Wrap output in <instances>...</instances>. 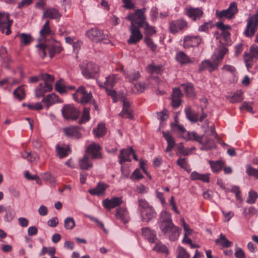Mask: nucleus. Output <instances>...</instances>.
<instances>
[{"label": "nucleus", "instance_id": "f257e3e1", "mask_svg": "<svg viewBox=\"0 0 258 258\" xmlns=\"http://www.w3.org/2000/svg\"><path fill=\"white\" fill-rule=\"evenodd\" d=\"M216 26L221 31L219 37L216 36V38L220 39V42L221 43V46L219 47L218 54L214 55V57L221 63L224 55L228 52V49L225 45L226 44L228 45L230 42V34L229 31L231 29V27L230 25H225L222 22L217 23Z\"/></svg>", "mask_w": 258, "mask_h": 258}, {"label": "nucleus", "instance_id": "f03ea898", "mask_svg": "<svg viewBox=\"0 0 258 258\" xmlns=\"http://www.w3.org/2000/svg\"><path fill=\"white\" fill-rule=\"evenodd\" d=\"M160 228L163 234L172 241L177 239L180 235L179 228L172 223L171 214L165 211L161 214Z\"/></svg>", "mask_w": 258, "mask_h": 258}, {"label": "nucleus", "instance_id": "7ed1b4c3", "mask_svg": "<svg viewBox=\"0 0 258 258\" xmlns=\"http://www.w3.org/2000/svg\"><path fill=\"white\" fill-rule=\"evenodd\" d=\"M37 46L39 48V53L42 58L45 57L47 51L50 58H52L55 54L59 53L62 50L61 47L54 42V39L53 40L49 39L45 43H40Z\"/></svg>", "mask_w": 258, "mask_h": 258}, {"label": "nucleus", "instance_id": "20e7f679", "mask_svg": "<svg viewBox=\"0 0 258 258\" xmlns=\"http://www.w3.org/2000/svg\"><path fill=\"white\" fill-rule=\"evenodd\" d=\"M245 66L249 72L254 68H258V46L252 45L250 46L249 52H245L243 55Z\"/></svg>", "mask_w": 258, "mask_h": 258}, {"label": "nucleus", "instance_id": "39448f33", "mask_svg": "<svg viewBox=\"0 0 258 258\" xmlns=\"http://www.w3.org/2000/svg\"><path fill=\"white\" fill-rule=\"evenodd\" d=\"M146 11L145 8L137 9L134 13H130L126 17V19L131 22V26L137 25V27H143L146 23V18L144 14Z\"/></svg>", "mask_w": 258, "mask_h": 258}, {"label": "nucleus", "instance_id": "423d86ee", "mask_svg": "<svg viewBox=\"0 0 258 258\" xmlns=\"http://www.w3.org/2000/svg\"><path fill=\"white\" fill-rule=\"evenodd\" d=\"M86 35L89 39L96 43L102 42L104 44H108L110 42L108 35L104 34L102 30L96 28H92L87 31Z\"/></svg>", "mask_w": 258, "mask_h": 258}, {"label": "nucleus", "instance_id": "0eeeda50", "mask_svg": "<svg viewBox=\"0 0 258 258\" xmlns=\"http://www.w3.org/2000/svg\"><path fill=\"white\" fill-rule=\"evenodd\" d=\"M258 28V16L252 15L247 20V25L244 31V35L247 37H253Z\"/></svg>", "mask_w": 258, "mask_h": 258}, {"label": "nucleus", "instance_id": "6e6552de", "mask_svg": "<svg viewBox=\"0 0 258 258\" xmlns=\"http://www.w3.org/2000/svg\"><path fill=\"white\" fill-rule=\"evenodd\" d=\"M237 12V5L235 2H233L229 5L228 9L222 11L217 10L215 15L219 19L223 18L230 19L233 18Z\"/></svg>", "mask_w": 258, "mask_h": 258}, {"label": "nucleus", "instance_id": "1a4fd4ad", "mask_svg": "<svg viewBox=\"0 0 258 258\" xmlns=\"http://www.w3.org/2000/svg\"><path fill=\"white\" fill-rule=\"evenodd\" d=\"M73 96L76 101L82 104L88 103L92 98V95L83 86L79 87Z\"/></svg>", "mask_w": 258, "mask_h": 258}, {"label": "nucleus", "instance_id": "9d476101", "mask_svg": "<svg viewBox=\"0 0 258 258\" xmlns=\"http://www.w3.org/2000/svg\"><path fill=\"white\" fill-rule=\"evenodd\" d=\"M40 35L41 41H44V43L48 41L49 39L53 40L54 32L50 27V21L49 20H47L43 25L40 31Z\"/></svg>", "mask_w": 258, "mask_h": 258}, {"label": "nucleus", "instance_id": "9b49d317", "mask_svg": "<svg viewBox=\"0 0 258 258\" xmlns=\"http://www.w3.org/2000/svg\"><path fill=\"white\" fill-rule=\"evenodd\" d=\"M62 114L67 119H76L79 116V112L73 106L65 105L61 110Z\"/></svg>", "mask_w": 258, "mask_h": 258}, {"label": "nucleus", "instance_id": "f8f14e48", "mask_svg": "<svg viewBox=\"0 0 258 258\" xmlns=\"http://www.w3.org/2000/svg\"><path fill=\"white\" fill-rule=\"evenodd\" d=\"M220 63L214 57H212V61L206 60L201 63L199 67V71L208 70L209 72H212L216 70Z\"/></svg>", "mask_w": 258, "mask_h": 258}, {"label": "nucleus", "instance_id": "ddd939ff", "mask_svg": "<svg viewBox=\"0 0 258 258\" xmlns=\"http://www.w3.org/2000/svg\"><path fill=\"white\" fill-rule=\"evenodd\" d=\"M130 31L131 34L130 38L127 40L128 44H136L143 38V35L139 29V27L136 25L131 26Z\"/></svg>", "mask_w": 258, "mask_h": 258}, {"label": "nucleus", "instance_id": "4468645a", "mask_svg": "<svg viewBox=\"0 0 258 258\" xmlns=\"http://www.w3.org/2000/svg\"><path fill=\"white\" fill-rule=\"evenodd\" d=\"M202 38L199 36L187 35L183 39V47L189 48L198 46L202 42Z\"/></svg>", "mask_w": 258, "mask_h": 258}, {"label": "nucleus", "instance_id": "2eb2a0df", "mask_svg": "<svg viewBox=\"0 0 258 258\" xmlns=\"http://www.w3.org/2000/svg\"><path fill=\"white\" fill-rule=\"evenodd\" d=\"M99 71L98 65L92 62L87 64L86 67L82 70V74L87 79L92 78Z\"/></svg>", "mask_w": 258, "mask_h": 258}, {"label": "nucleus", "instance_id": "dca6fc26", "mask_svg": "<svg viewBox=\"0 0 258 258\" xmlns=\"http://www.w3.org/2000/svg\"><path fill=\"white\" fill-rule=\"evenodd\" d=\"M187 28V23L183 20H177L170 23V30L175 34Z\"/></svg>", "mask_w": 258, "mask_h": 258}, {"label": "nucleus", "instance_id": "f3484780", "mask_svg": "<svg viewBox=\"0 0 258 258\" xmlns=\"http://www.w3.org/2000/svg\"><path fill=\"white\" fill-rule=\"evenodd\" d=\"M185 11L186 15L194 21L200 19L204 15V12L201 8L190 7L186 8Z\"/></svg>", "mask_w": 258, "mask_h": 258}, {"label": "nucleus", "instance_id": "a211bd4d", "mask_svg": "<svg viewBox=\"0 0 258 258\" xmlns=\"http://www.w3.org/2000/svg\"><path fill=\"white\" fill-rule=\"evenodd\" d=\"M101 149V148L98 144L92 143L88 146L87 152L90 155L91 159H99L102 158Z\"/></svg>", "mask_w": 258, "mask_h": 258}, {"label": "nucleus", "instance_id": "6ab92c4d", "mask_svg": "<svg viewBox=\"0 0 258 258\" xmlns=\"http://www.w3.org/2000/svg\"><path fill=\"white\" fill-rule=\"evenodd\" d=\"M122 203V199L120 197H113L110 199H106L103 202V206L107 209L114 208Z\"/></svg>", "mask_w": 258, "mask_h": 258}, {"label": "nucleus", "instance_id": "aec40b11", "mask_svg": "<svg viewBox=\"0 0 258 258\" xmlns=\"http://www.w3.org/2000/svg\"><path fill=\"white\" fill-rule=\"evenodd\" d=\"M118 78L115 75H112L106 77V80L104 83L98 81L97 83L100 87L105 89H111L117 82Z\"/></svg>", "mask_w": 258, "mask_h": 258}, {"label": "nucleus", "instance_id": "412c9836", "mask_svg": "<svg viewBox=\"0 0 258 258\" xmlns=\"http://www.w3.org/2000/svg\"><path fill=\"white\" fill-rule=\"evenodd\" d=\"M63 132L65 135L69 138L78 139L81 137L80 130L77 126H72L65 127L63 129Z\"/></svg>", "mask_w": 258, "mask_h": 258}, {"label": "nucleus", "instance_id": "4be33fe9", "mask_svg": "<svg viewBox=\"0 0 258 258\" xmlns=\"http://www.w3.org/2000/svg\"><path fill=\"white\" fill-rule=\"evenodd\" d=\"M116 219L123 223H127L130 220L128 212L126 208H119L116 210L115 213Z\"/></svg>", "mask_w": 258, "mask_h": 258}, {"label": "nucleus", "instance_id": "5701e85b", "mask_svg": "<svg viewBox=\"0 0 258 258\" xmlns=\"http://www.w3.org/2000/svg\"><path fill=\"white\" fill-rule=\"evenodd\" d=\"M123 102V108L119 115L124 118L133 119V115L132 109L130 108V103L127 99H124Z\"/></svg>", "mask_w": 258, "mask_h": 258}, {"label": "nucleus", "instance_id": "b1692460", "mask_svg": "<svg viewBox=\"0 0 258 258\" xmlns=\"http://www.w3.org/2000/svg\"><path fill=\"white\" fill-rule=\"evenodd\" d=\"M140 212L142 220L146 222H148L152 218L155 217L156 215V213L152 207L146 209H141Z\"/></svg>", "mask_w": 258, "mask_h": 258}, {"label": "nucleus", "instance_id": "393cba45", "mask_svg": "<svg viewBox=\"0 0 258 258\" xmlns=\"http://www.w3.org/2000/svg\"><path fill=\"white\" fill-rule=\"evenodd\" d=\"M5 16L7 17L6 20H0V31L3 33H6V35H9L11 33L10 28L12 24V21L9 20V15L5 14Z\"/></svg>", "mask_w": 258, "mask_h": 258}, {"label": "nucleus", "instance_id": "a878e982", "mask_svg": "<svg viewBox=\"0 0 258 258\" xmlns=\"http://www.w3.org/2000/svg\"><path fill=\"white\" fill-rule=\"evenodd\" d=\"M162 134L163 137L165 138L167 143V146L165 151L166 152H169L175 146V140L169 132L163 131Z\"/></svg>", "mask_w": 258, "mask_h": 258}, {"label": "nucleus", "instance_id": "bb28decb", "mask_svg": "<svg viewBox=\"0 0 258 258\" xmlns=\"http://www.w3.org/2000/svg\"><path fill=\"white\" fill-rule=\"evenodd\" d=\"M52 88L49 85L41 83L35 89V95L37 98L43 97L47 92L51 91Z\"/></svg>", "mask_w": 258, "mask_h": 258}, {"label": "nucleus", "instance_id": "cd10ccee", "mask_svg": "<svg viewBox=\"0 0 258 258\" xmlns=\"http://www.w3.org/2000/svg\"><path fill=\"white\" fill-rule=\"evenodd\" d=\"M175 59L181 65L193 63V61L189 57L182 51H179L176 53Z\"/></svg>", "mask_w": 258, "mask_h": 258}, {"label": "nucleus", "instance_id": "c85d7f7f", "mask_svg": "<svg viewBox=\"0 0 258 258\" xmlns=\"http://www.w3.org/2000/svg\"><path fill=\"white\" fill-rule=\"evenodd\" d=\"M61 14L58 10L55 8H49L44 11L43 18H48L50 19H59Z\"/></svg>", "mask_w": 258, "mask_h": 258}, {"label": "nucleus", "instance_id": "c756f323", "mask_svg": "<svg viewBox=\"0 0 258 258\" xmlns=\"http://www.w3.org/2000/svg\"><path fill=\"white\" fill-rule=\"evenodd\" d=\"M107 187V184L99 183L95 188L89 189L88 192L92 195L100 196L104 194L105 190Z\"/></svg>", "mask_w": 258, "mask_h": 258}, {"label": "nucleus", "instance_id": "7c9ffc66", "mask_svg": "<svg viewBox=\"0 0 258 258\" xmlns=\"http://www.w3.org/2000/svg\"><path fill=\"white\" fill-rule=\"evenodd\" d=\"M142 235L145 237L150 242L154 243L156 238L155 233L150 228L146 227L142 229Z\"/></svg>", "mask_w": 258, "mask_h": 258}, {"label": "nucleus", "instance_id": "2f4dec72", "mask_svg": "<svg viewBox=\"0 0 258 258\" xmlns=\"http://www.w3.org/2000/svg\"><path fill=\"white\" fill-rule=\"evenodd\" d=\"M133 151V149L132 148H130L128 149L121 150L119 156L120 159L119 163L122 164L126 161H131L130 156Z\"/></svg>", "mask_w": 258, "mask_h": 258}, {"label": "nucleus", "instance_id": "473e14b6", "mask_svg": "<svg viewBox=\"0 0 258 258\" xmlns=\"http://www.w3.org/2000/svg\"><path fill=\"white\" fill-rule=\"evenodd\" d=\"M191 180H200L203 182H209L210 179V174H200L196 171L192 172L190 176Z\"/></svg>", "mask_w": 258, "mask_h": 258}, {"label": "nucleus", "instance_id": "72a5a7b5", "mask_svg": "<svg viewBox=\"0 0 258 258\" xmlns=\"http://www.w3.org/2000/svg\"><path fill=\"white\" fill-rule=\"evenodd\" d=\"M16 37L20 40V45L21 46L28 45L32 41L33 38L30 34L22 33L18 34Z\"/></svg>", "mask_w": 258, "mask_h": 258}, {"label": "nucleus", "instance_id": "f704fd0d", "mask_svg": "<svg viewBox=\"0 0 258 258\" xmlns=\"http://www.w3.org/2000/svg\"><path fill=\"white\" fill-rule=\"evenodd\" d=\"M79 163L80 168L81 169L88 170L93 166V164L90 161L89 157L86 155H84L82 158L79 160Z\"/></svg>", "mask_w": 258, "mask_h": 258}, {"label": "nucleus", "instance_id": "c9c22d12", "mask_svg": "<svg viewBox=\"0 0 258 258\" xmlns=\"http://www.w3.org/2000/svg\"><path fill=\"white\" fill-rule=\"evenodd\" d=\"M243 214L246 219H249L253 216L258 215V210L253 207L245 208L243 211Z\"/></svg>", "mask_w": 258, "mask_h": 258}, {"label": "nucleus", "instance_id": "e433bc0d", "mask_svg": "<svg viewBox=\"0 0 258 258\" xmlns=\"http://www.w3.org/2000/svg\"><path fill=\"white\" fill-rule=\"evenodd\" d=\"M186 117L192 122L198 121V113L194 111L190 107H187L185 109Z\"/></svg>", "mask_w": 258, "mask_h": 258}, {"label": "nucleus", "instance_id": "4c0bfd02", "mask_svg": "<svg viewBox=\"0 0 258 258\" xmlns=\"http://www.w3.org/2000/svg\"><path fill=\"white\" fill-rule=\"evenodd\" d=\"M224 164L225 163L221 160L216 161H209V164L214 172H219L224 167Z\"/></svg>", "mask_w": 258, "mask_h": 258}, {"label": "nucleus", "instance_id": "58836bf2", "mask_svg": "<svg viewBox=\"0 0 258 258\" xmlns=\"http://www.w3.org/2000/svg\"><path fill=\"white\" fill-rule=\"evenodd\" d=\"M58 99V97L54 94L48 95L46 97L44 98L42 102L46 104L47 108L55 103Z\"/></svg>", "mask_w": 258, "mask_h": 258}, {"label": "nucleus", "instance_id": "ea45409f", "mask_svg": "<svg viewBox=\"0 0 258 258\" xmlns=\"http://www.w3.org/2000/svg\"><path fill=\"white\" fill-rule=\"evenodd\" d=\"M40 79L43 81V84L45 85H49L52 88L53 84L54 81V77L48 74H41L39 75Z\"/></svg>", "mask_w": 258, "mask_h": 258}, {"label": "nucleus", "instance_id": "a19ab883", "mask_svg": "<svg viewBox=\"0 0 258 258\" xmlns=\"http://www.w3.org/2000/svg\"><path fill=\"white\" fill-rule=\"evenodd\" d=\"M106 133V128L103 123H99L97 127L94 128L93 133L97 138L103 136Z\"/></svg>", "mask_w": 258, "mask_h": 258}, {"label": "nucleus", "instance_id": "79ce46f5", "mask_svg": "<svg viewBox=\"0 0 258 258\" xmlns=\"http://www.w3.org/2000/svg\"><path fill=\"white\" fill-rule=\"evenodd\" d=\"M13 94L16 98L19 101L23 100L26 96L25 90L23 86L18 87L13 93Z\"/></svg>", "mask_w": 258, "mask_h": 258}, {"label": "nucleus", "instance_id": "37998d69", "mask_svg": "<svg viewBox=\"0 0 258 258\" xmlns=\"http://www.w3.org/2000/svg\"><path fill=\"white\" fill-rule=\"evenodd\" d=\"M243 92L241 90H237L232 96L229 97V101L232 103H238L243 99Z\"/></svg>", "mask_w": 258, "mask_h": 258}, {"label": "nucleus", "instance_id": "c03bdc74", "mask_svg": "<svg viewBox=\"0 0 258 258\" xmlns=\"http://www.w3.org/2000/svg\"><path fill=\"white\" fill-rule=\"evenodd\" d=\"M162 66H157L151 63L148 66L147 70L151 74H160L163 71Z\"/></svg>", "mask_w": 258, "mask_h": 258}, {"label": "nucleus", "instance_id": "a18cd8bd", "mask_svg": "<svg viewBox=\"0 0 258 258\" xmlns=\"http://www.w3.org/2000/svg\"><path fill=\"white\" fill-rule=\"evenodd\" d=\"M216 242L225 247H229L232 244V242L227 240L222 234H221L219 239L216 240Z\"/></svg>", "mask_w": 258, "mask_h": 258}, {"label": "nucleus", "instance_id": "49530a36", "mask_svg": "<svg viewBox=\"0 0 258 258\" xmlns=\"http://www.w3.org/2000/svg\"><path fill=\"white\" fill-rule=\"evenodd\" d=\"M153 250L158 252L164 253L166 255H168L169 253L168 249L167 246L161 242L156 244L153 248Z\"/></svg>", "mask_w": 258, "mask_h": 258}, {"label": "nucleus", "instance_id": "de8ad7c7", "mask_svg": "<svg viewBox=\"0 0 258 258\" xmlns=\"http://www.w3.org/2000/svg\"><path fill=\"white\" fill-rule=\"evenodd\" d=\"M70 150V148L69 147H63L59 146L58 145L56 146L57 153L60 158L67 156Z\"/></svg>", "mask_w": 258, "mask_h": 258}, {"label": "nucleus", "instance_id": "09e8293b", "mask_svg": "<svg viewBox=\"0 0 258 258\" xmlns=\"http://www.w3.org/2000/svg\"><path fill=\"white\" fill-rule=\"evenodd\" d=\"M182 86L183 87L186 95L188 97H192L195 95L194 91V85L191 83L187 84H183Z\"/></svg>", "mask_w": 258, "mask_h": 258}, {"label": "nucleus", "instance_id": "8fccbe9b", "mask_svg": "<svg viewBox=\"0 0 258 258\" xmlns=\"http://www.w3.org/2000/svg\"><path fill=\"white\" fill-rule=\"evenodd\" d=\"M55 248L54 247L43 246L39 254L40 256H42L48 253L49 255L53 256L55 254Z\"/></svg>", "mask_w": 258, "mask_h": 258}, {"label": "nucleus", "instance_id": "3c124183", "mask_svg": "<svg viewBox=\"0 0 258 258\" xmlns=\"http://www.w3.org/2000/svg\"><path fill=\"white\" fill-rule=\"evenodd\" d=\"M187 137L185 139L187 140H194L200 143H202L203 137L198 135L195 132L187 133Z\"/></svg>", "mask_w": 258, "mask_h": 258}, {"label": "nucleus", "instance_id": "603ef678", "mask_svg": "<svg viewBox=\"0 0 258 258\" xmlns=\"http://www.w3.org/2000/svg\"><path fill=\"white\" fill-rule=\"evenodd\" d=\"M15 216V211L10 207H7V209L5 215V220L6 221H11Z\"/></svg>", "mask_w": 258, "mask_h": 258}, {"label": "nucleus", "instance_id": "864d4df0", "mask_svg": "<svg viewBox=\"0 0 258 258\" xmlns=\"http://www.w3.org/2000/svg\"><path fill=\"white\" fill-rule=\"evenodd\" d=\"M75 225V220L72 217H67L64 221V226L66 229H72Z\"/></svg>", "mask_w": 258, "mask_h": 258}, {"label": "nucleus", "instance_id": "5fc2aeb1", "mask_svg": "<svg viewBox=\"0 0 258 258\" xmlns=\"http://www.w3.org/2000/svg\"><path fill=\"white\" fill-rule=\"evenodd\" d=\"M258 198V194L254 191H250L248 194V197L247 199L246 202L250 204L255 203Z\"/></svg>", "mask_w": 258, "mask_h": 258}, {"label": "nucleus", "instance_id": "6e6d98bb", "mask_svg": "<svg viewBox=\"0 0 258 258\" xmlns=\"http://www.w3.org/2000/svg\"><path fill=\"white\" fill-rule=\"evenodd\" d=\"M89 113L90 109L89 108H84L81 119L80 121V123H86L90 120Z\"/></svg>", "mask_w": 258, "mask_h": 258}, {"label": "nucleus", "instance_id": "4d7b16f0", "mask_svg": "<svg viewBox=\"0 0 258 258\" xmlns=\"http://www.w3.org/2000/svg\"><path fill=\"white\" fill-rule=\"evenodd\" d=\"M246 172L249 176H252L258 179V170L250 165L246 166Z\"/></svg>", "mask_w": 258, "mask_h": 258}, {"label": "nucleus", "instance_id": "13d9d810", "mask_svg": "<svg viewBox=\"0 0 258 258\" xmlns=\"http://www.w3.org/2000/svg\"><path fill=\"white\" fill-rule=\"evenodd\" d=\"M171 127L172 130L175 132H177L179 134H183L186 132V130L185 128L177 123H172L171 124Z\"/></svg>", "mask_w": 258, "mask_h": 258}, {"label": "nucleus", "instance_id": "bf43d9fd", "mask_svg": "<svg viewBox=\"0 0 258 258\" xmlns=\"http://www.w3.org/2000/svg\"><path fill=\"white\" fill-rule=\"evenodd\" d=\"M144 27L145 34L147 35H152L156 33L155 27L149 25L147 23L144 24Z\"/></svg>", "mask_w": 258, "mask_h": 258}, {"label": "nucleus", "instance_id": "052dcab7", "mask_svg": "<svg viewBox=\"0 0 258 258\" xmlns=\"http://www.w3.org/2000/svg\"><path fill=\"white\" fill-rule=\"evenodd\" d=\"M190 255L185 249L181 247L178 248V254L177 258H189Z\"/></svg>", "mask_w": 258, "mask_h": 258}, {"label": "nucleus", "instance_id": "680f3d73", "mask_svg": "<svg viewBox=\"0 0 258 258\" xmlns=\"http://www.w3.org/2000/svg\"><path fill=\"white\" fill-rule=\"evenodd\" d=\"M145 42L151 50L154 51L157 49V45L154 43L153 40L148 36L146 37Z\"/></svg>", "mask_w": 258, "mask_h": 258}, {"label": "nucleus", "instance_id": "e2e57ef3", "mask_svg": "<svg viewBox=\"0 0 258 258\" xmlns=\"http://www.w3.org/2000/svg\"><path fill=\"white\" fill-rule=\"evenodd\" d=\"M55 90L60 93H63L66 92V87L63 83L61 81H57L55 85Z\"/></svg>", "mask_w": 258, "mask_h": 258}, {"label": "nucleus", "instance_id": "0e129e2a", "mask_svg": "<svg viewBox=\"0 0 258 258\" xmlns=\"http://www.w3.org/2000/svg\"><path fill=\"white\" fill-rule=\"evenodd\" d=\"M147 88V85L144 82H139L135 84V89L137 93H142Z\"/></svg>", "mask_w": 258, "mask_h": 258}, {"label": "nucleus", "instance_id": "69168bd1", "mask_svg": "<svg viewBox=\"0 0 258 258\" xmlns=\"http://www.w3.org/2000/svg\"><path fill=\"white\" fill-rule=\"evenodd\" d=\"M177 164L178 166H179L181 168L184 169L186 171H188L189 166L185 158H179L177 161Z\"/></svg>", "mask_w": 258, "mask_h": 258}, {"label": "nucleus", "instance_id": "338daca9", "mask_svg": "<svg viewBox=\"0 0 258 258\" xmlns=\"http://www.w3.org/2000/svg\"><path fill=\"white\" fill-rule=\"evenodd\" d=\"M240 108L241 110H246L247 111L251 113H254L253 111V108L251 105V104L249 102H244Z\"/></svg>", "mask_w": 258, "mask_h": 258}, {"label": "nucleus", "instance_id": "774afa93", "mask_svg": "<svg viewBox=\"0 0 258 258\" xmlns=\"http://www.w3.org/2000/svg\"><path fill=\"white\" fill-rule=\"evenodd\" d=\"M138 202L140 210L141 209H146L148 208L152 207L149 205L148 203L145 199H139Z\"/></svg>", "mask_w": 258, "mask_h": 258}]
</instances>
